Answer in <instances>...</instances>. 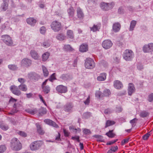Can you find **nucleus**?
Returning a JSON list of instances; mask_svg holds the SVG:
<instances>
[{
	"mask_svg": "<svg viewBox=\"0 0 153 153\" xmlns=\"http://www.w3.org/2000/svg\"><path fill=\"white\" fill-rule=\"evenodd\" d=\"M95 137L98 138L97 140L99 141L103 142L104 141L102 136L100 135H96Z\"/></svg>",
	"mask_w": 153,
	"mask_h": 153,
	"instance_id": "47",
	"label": "nucleus"
},
{
	"mask_svg": "<svg viewBox=\"0 0 153 153\" xmlns=\"http://www.w3.org/2000/svg\"><path fill=\"white\" fill-rule=\"evenodd\" d=\"M102 93H101V92L99 91H97L95 94V95L96 97H98V98H100L102 97Z\"/></svg>",
	"mask_w": 153,
	"mask_h": 153,
	"instance_id": "57",
	"label": "nucleus"
},
{
	"mask_svg": "<svg viewBox=\"0 0 153 153\" xmlns=\"http://www.w3.org/2000/svg\"><path fill=\"white\" fill-rule=\"evenodd\" d=\"M135 88L134 84L131 83H129L128 89V95L129 96H131L132 94L135 92Z\"/></svg>",
	"mask_w": 153,
	"mask_h": 153,
	"instance_id": "9",
	"label": "nucleus"
},
{
	"mask_svg": "<svg viewBox=\"0 0 153 153\" xmlns=\"http://www.w3.org/2000/svg\"><path fill=\"white\" fill-rule=\"evenodd\" d=\"M76 11L77 17L80 19H82L84 17V15L80 8H77Z\"/></svg>",
	"mask_w": 153,
	"mask_h": 153,
	"instance_id": "20",
	"label": "nucleus"
},
{
	"mask_svg": "<svg viewBox=\"0 0 153 153\" xmlns=\"http://www.w3.org/2000/svg\"><path fill=\"white\" fill-rule=\"evenodd\" d=\"M50 45V41L49 40H46L42 43V46L45 48L49 47Z\"/></svg>",
	"mask_w": 153,
	"mask_h": 153,
	"instance_id": "36",
	"label": "nucleus"
},
{
	"mask_svg": "<svg viewBox=\"0 0 153 153\" xmlns=\"http://www.w3.org/2000/svg\"><path fill=\"white\" fill-rule=\"evenodd\" d=\"M0 128L3 130L4 131L7 130L9 128V127L7 124L2 123L0 125Z\"/></svg>",
	"mask_w": 153,
	"mask_h": 153,
	"instance_id": "38",
	"label": "nucleus"
},
{
	"mask_svg": "<svg viewBox=\"0 0 153 153\" xmlns=\"http://www.w3.org/2000/svg\"><path fill=\"white\" fill-rule=\"evenodd\" d=\"M31 63L32 61L30 59L27 58H24L21 61V64L22 65L28 67L31 65Z\"/></svg>",
	"mask_w": 153,
	"mask_h": 153,
	"instance_id": "10",
	"label": "nucleus"
},
{
	"mask_svg": "<svg viewBox=\"0 0 153 153\" xmlns=\"http://www.w3.org/2000/svg\"><path fill=\"white\" fill-rule=\"evenodd\" d=\"M42 71L44 76H47L49 74V72L47 68L45 66H42Z\"/></svg>",
	"mask_w": 153,
	"mask_h": 153,
	"instance_id": "37",
	"label": "nucleus"
},
{
	"mask_svg": "<svg viewBox=\"0 0 153 153\" xmlns=\"http://www.w3.org/2000/svg\"><path fill=\"white\" fill-rule=\"evenodd\" d=\"M134 54L131 50L126 49L124 51L123 57V59L127 61L131 60L134 57Z\"/></svg>",
	"mask_w": 153,
	"mask_h": 153,
	"instance_id": "2",
	"label": "nucleus"
},
{
	"mask_svg": "<svg viewBox=\"0 0 153 153\" xmlns=\"http://www.w3.org/2000/svg\"><path fill=\"white\" fill-rule=\"evenodd\" d=\"M88 50V45L87 44H83L79 47V50L81 52H85L87 51Z\"/></svg>",
	"mask_w": 153,
	"mask_h": 153,
	"instance_id": "16",
	"label": "nucleus"
},
{
	"mask_svg": "<svg viewBox=\"0 0 153 153\" xmlns=\"http://www.w3.org/2000/svg\"><path fill=\"white\" fill-rule=\"evenodd\" d=\"M124 9L122 7H120L118 9V13L120 14H122L124 13Z\"/></svg>",
	"mask_w": 153,
	"mask_h": 153,
	"instance_id": "62",
	"label": "nucleus"
},
{
	"mask_svg": "<svg viewBox=\"0 0 153 153\" xmlns=\"http://www.w3.org/2000/svg\"><path fill=\"white\" fill-rule=\"evenodd\" d=\"M115 123V122L113 121L108 120L106 122L105 127L106 128L108 126H111L114 125Z\"/></svg>",
	"mask_w": 153,
	"mask_h": 153,
	"instance_id": "34",
	"label": "nucleus"
},
{
	"mask_svg": "<svg viewBox=\"0 0 153 153\" xmlns=\"http://www.w3.org/2000/svg\"><path fill=\"white\" fill-rule=\"evenodd\" d=\"M91 115V113L90 112H87L83 114V117L85 118H87L89 117Z\"/></svg>",
	"mask_w": 153,
	"mask_h": 153,
	"instance_id": "50",
	"label": "nucleus"
},
{
	"mask_svg": "<svg viewBox=\"0 0 153 153\" xmlns=\"http://www.w3.org/2000/svg\"><path fill=\"white\" fill-rule=\"evenodd\" d=\"M55 73H54L52 74L50 76L48 79L51 82H53L54 80L56 79L55 76Z\"/></svg>",
	"mask_w": 153,
	"mask_h": 153,
	"instance_id": "45",
	"label": "nucleus"
},
{
	"mask_svg": "<svg viewBox=\"0 0 153 153\" xmlns=\"http://www.w3.org/2000/svg\"><path fill=\"white\" fill-rule=\"evenodd\" d=\"M83 132L85 134H89L91 133L90 130L87 129H83Z\"/></svg>",
	"mask_w": 153,
	"mask_h": 153,
	"instance_id": "58",
	"label": "nucleus"
},
{
	"mask_svg": "<svg viewBox=\"0 0 153 153\" xmlns=\"http://www.w3.org/2000/svg\"><path fill=\"white\" fill-rule=\"evenodd\" d=\"M19 88L23 91H26L27 90V85L25 84H21L18 86Z\"/></svg>",
	"mask_w": 153,
	"mask_h": 153,
	"instance_id": "30",
	"label": "nucleus"
},
{
	"mask_svg": "<svg viewBox=\"0 0 153 153\" xmlns=\"http://www.w3.org/2000/svg\"><path fill=\"white\" fill-rule=\"evenodd\" d=\"M50 55V53L48 52L44 53L42 55V61H46L49 58Z\"/></svg>",
	"mask_w": 153,
	"mask_h": 153,
	"instance_id": "28",
	"label": "nucleus"
},
{
	"mask_svg": "<svg viewBox=\"0 0 153 153\" xmlns=\"http://www.w3.org/2000/svg\"><path fill=\"white\" fill-rule=\"evenodd\" d=\"M38 77V75L35 73H30L28 74V77L30 79H36Z\"/></svg>",
	"mask_w": 153,
	"mask_h": 153,
	"instance_id": "26",
	"label": "nucleus"
},
{
	"mask_svg": "<svg viewBox=\"0 0 153 153\" xmlns=\"http://www.w3.org/2000/svg\"><path fill=\"white\" fill-rule=\"evenodd\" d=\"M43 144L42 141H36L32 143L30 145V149L32 151L38 149Z\"/></svg>",
	"mask_w": 153,
	"mask_h": 153,
	"instance_id": "4",
	"label": "nucleus"
},
{
	"mask_svg": "<svg viewBox=\"0 0 153 153\" xmlns=\"http://www.w3.org/2000/svg\"><path fill=\"white\" fill-rule=\"evenodd\" d=\"M111 94L110 91L108 89H105L103 91V93H102V97H103L105 96H108Z\"/></svg>",
	"mask_w": 153,
	"mask_h": 153,
	"instance_id": "35",
	"label": "nucleus"
},
{
	"mask_svg": "<svg viewBox=\"0 0 153 153\" xmlns=\"http://www.w3.org/2000/svg\"><path fill=\"white\" fill-rule=\"evenodd\" d=\"M100 27V24H97L96 25H94L91 28V30L93 32H96L99 30Z\"/></svg>",
	"mask_w": 153,
	"mask_h": 153,
	"instance_id": "29",
	"label": "nucleus"
},
{
	"mask_svg": "<svg viewBox=\"0 0 153 153\" xmlns=\"http://www.w3.org/2000/svg\"><path fill=\"white\" fill-rule=\"evenodd\" d=\"M8 68L10 70L14 71L17 69L16 66L15 65H10L8 66Z\"/></svg>",
	"mask_w": 153,
	"mask_h": 153,
	"instance_id": "43",
	"label": "nucleus"
},
{
	"mask_svg": "<svg viewBox=\"0 0 153 153\" xmlns=\"http://www.w3.org/2000/svg\"><path fill=\"white\" fill-rule=\"evenodd\" d=\"M56 39L60 41H62L66 39V36L63 33H58L56 36Z\"/></svg>",
	"mask_w": 153,
	"mask_h": 153,
	"instance_id": "18",
	"label": "nucleus"
},
{
	"mask_svg": "<svg viewBox=\"0 0 153 153\" xmlns=\"http://www.w3.org/2000/svg\"><path fill=\"white\" fill-rule=\"evenodd\" d=\"M113 43L110 40H104L102 43V47L105 49L110 48L112 45Z\"/></svg>",
	"mask_w": 153,
	"mask_h": 153,
	"instance_id": "7",
	"label": "nucleus"
},
{
	"mask_svg": "<svg viewBox=\"0 0 153 153\" xmlns=\"http://www.w3.org/2000/svg\"><path fill=\"white\" fill-rule=\"evenodd\" d=\"M51 27L54 32H58L62 29L61 23L57 21H54L52 22L51 25Z\"/></svg>",
	"mask_w": 153,
	"mask_h": 153,
	"instance_id": "3",
	"label": "nucleus"
},
{
	"mask_svg": "<svg viewBox=\"0 0 153 153\" xmlns=\"http://www.w3.org/2000/svg\"><path fill=\"white\" fill-rule=\"evenodd\" d=\"M43 91L45 94H48L50 91V87L48 85H46L45 86H42Z\"/></svg>",
	"mask_w": 153,
	"mask_h": 153,
	"instance_id": "27",
	"label": "nucleus"
},
{
	"mask_svg": "<svg viewBox=\"0 0 153 153\" xmlns=\"http://www.w3.org/2000/svg\"><path fill=\"white\" fill-rule=\"evenodd\" d=\"M10 90L14 94L17 96L20 95L22 93L17 87L15 85L11 86L10 87Z\"/></svg>",
	"mask_w": 153,
	"mask_h": 153,
	"instance_id": "8",
	"label": "nucleus"
},
{
	"mask_svg": "<svg viewBox=\"0 0 153 153\" xmlns=\"http://www.w3.org/2000/svg\"><path fill=\"white\" fill-rule=\"evenodd\" d=\"M150 135L149 133H147L143 136V138L144 140H147Z\"/></svg>",
	"mask_w": 153,
	"mask_h": 153,
	"instance_id": "56",
	"label": "nucleus"
},
{
	"mask_svg": "<svg viewBox=\"0 0 153 153\" xmlns=\"http://www.w3.org/2000/svg\"><path fill=\"white\" fill-rule=\"evenodd\" d=\"M56 91L60 93H65L67 91V88L66 86L62 85H60L56 88Z\"/></svg>",
	"mask_w": 153,
	"mask_h": 153,
	"instance_id": "11",
	"label": "nucleus"
},
{
	"mask_svg": "<svg viewBox=\"0 0 153 153\" xmlns=\"http://www.w3.org/2000/svg\"><path fill=\"white\" fill-rule=\"evenodd\" d=\"M120 27L121 25L119 23H115L113 25L112 28L113 31L115 33L117 32L120 30Z\"/></svg>",
	"mask_w": 153,
	"mask_h": 153,
	"instance_id": "13",
	"label": "nucleus"
},
{
	"mask_svg": "<svg viewBox=\"0 0 153 153\" xmlns=\"http://www.w3.org/2000/svg\"><path fill=\"white\" fill-rule=\"evenodd\" d=\"M60 78L64 80H67L69 79L70 77L69 75L64 74L61 76Z\"/></svg>",
	"mask_w": 153,
	"mask_h": 153,
	"instance_id": "32",
	"label": "nucleus"
},
{
	"mask_svg": "<svg viewBox=\"0 0 153 153\" xmlns=\"http://www.w3.org/2000/svg\"><path fill=\"white\" fill-rule=\"evenodd\" d=\"M79 138V136H76L74 137H72L71 139L73 140H76L78 142H79L80 141Z\"/></svg>",
	"mask_w": 153,
	"mask_h": 153,
	"instance_id": "64",
	"label": "nucleus"
},
{
	"mask_svg": "<svg viewBox=\"0 0 153 153\" xmlns=\"http://www.w3.org/2000/svg\"><path fill=\"white\" fill-rule=\"evenodd\" d=\"M6 148L4 145H1L0 146V153H3L6 150Z\"/></svg>",
	"mask_w": 153,
	"mask_h": 153,
	"instance_id": "46",
	"label": "nucleus"
},
{
	"mask_svg": "<svg viewBox=\"0 0 153 153\" xmlns=\"http://www.w3.org/2000/svg\"><path fill=\"white\" fill-rule=\"evenodd\" d=\"M148 100L149 102H152L153 101V93H151L149 95Z\"/></svg>",
	"mask_w": 153,
	"mask_h": 153,
	"instance_id": "51",
	"label": "nucleus"
},
{
	"mask_svg": "<svg viewBox=\"0 0 153 153\" xmlns=\"http://www.w3.org/2000/svg\"><path fill=\"white\" fill-rule=\"evenodd\" d=\"M47 110L45 108H42L39 109V115L42 116L45 114L46 113Z\"/></svg>",
	"mask_w": 153,
	"mask_h": 153,
	"instance_id": "41",
	"label": "nucleus"
},
{
	"mask_svg": "<svg viewBox=\"0 0 153 153\" xmlns=\"http://www.w3.org/2000/svg\"><path fill=\"white\" fill-rule=\"evenodd\" d=\"M40 32L42 34H45L46 32L45 27L44 26L41 27L40 29Z\"/></svg>",
	"mask_w": 153,
	"mask_h": 153,
	"instance_id": "53",
	"label": "nucleus"
},
{
	"mask_svg": "<svg viewBox=\"0 0 153 153\" xmlns=\"http://www.w3.org/2000/svg\"><path fill=\"white\" fill-rule=\"evenodd\" d=\"M27 112L31 114H34L37 113V111L36 109H28L27 110Z\"/></svg>",
	"mask_w": 153,
	"mask_h": 153,
	"instance_id": "39",
	"label": "nucleus"
},
{
	"mask_svg": "<svg viewBox=\"0 0 153 153\" xmlns=\"http://www.w3.org/2000/svg\"><path fill=\"white\" fill-rule=\"evenodd\" d=\"M44 122L46 124H48L50 126H51L55 128H58V127L57 125L54 122L50 119H47L44 120Z\"/></svg>",
	"mask_w": 153,
	"mask_h": 153,
	"instance_id": "15",
	"label": "nucleus"
},
{
	"mask_svg": "<svg viewBox=\"0 0 153 153\" xmlns=\"http://www.w3.org/2000/svg\"><path fill=\"white\" fill-rule=\"evenodd\" d=\"M108 7L109 8V10L112 9L114 5V2H112L110 3H108Z\"/></svg>",
	"mask_w": 153,
	"mask_h": 153,
	"instance_id": "52",
	"label": "nucleus"
},
{
	"mask_svg": "<svg viewBox=\"0 0 153 153\" xmlns=\"http://www.w3.org/2000/svg\"><path fill=\"white\" fill-rule=\"evenodd\" d=\"M113 130H110L108 132H107L106 134L109 137H114L115 134L113 133Z\"/></svg>",
	"mask_w": 153,
	"mask_h": 153,
	"instance_id": "42",
	"label": "nucleus"
},
{
	"mask_svg": "<svg viewBox=\"0 0 153 153\" xmlns=\"http://www.w3.org/2000/svg\"><path fill=\"white\" fill-rule=\"evenodd\" d=\"M2 40L5 44L7 45L11 46L13 44V42L11 37L8 35L2 36Z\"/></svg>",
	"mask_w": 153,
	"mask_h": 153,
	"instance_id": "6",
	"label": "nucleus"
},
{
	"mask_svg": "<svg viewBox=\"0 0 153 153\" xmlns=\"http://www.w3.org/2000/svg\"><path fill=\"white\" fill-rule=\"evenodd\" d=\"M114 87L117 89H120L123 87L121 82L117 80H115L114 82Z\"/></svg>",
	"mask_w": 153,
	"mask_h": 153,
	"instance_id": "17",
	"label": "nucleus"
},
{
	"mask_svg": "<svg viewBox=\"0 0 153 153\" xmlns=\"http://www.w3.org/2000/svg\"><path fill=\"white\" fill-rule=\"evenodd\" d=\"M18 80L22 84H23V83H24L26 81L25 79L23 78H19L18 79Z\"/></svg>",
	"mask_w": 153,
	"mask_h": 153,
	"instance_id": "60",
	"label": "nucleus"
},
{
	"mask_svg": "<svg viewBox=\"0 0 153 153\" xmlns=\"http://www.w3.org/2000/svg\"><path fill=\"white\" fill-rule=\"evenodd\" d=\"M118 149V147L117 146H113L111 147V149L109 150H111L112 152H115Z\"/></svg>",
	"mask_w": 153,
	"mask_h": 153,
	"instance_id": "61",
	"label": "nucleus"
},
{
	"mask_svg": "<svg viewBox=\"0 0 153 153\" xmlns=\"http://www.w3.org/2000/svg\"><path fill=\"white\" fill-rule=\"evenodd\" d=\"M129 138H128L125 139L123 140L122 142V144L123 145L127 143H128L129 140Z\"/></svg>",
	"mask_w": 153,
	"mask_h": 153,
	"instance_id": "59",
	"label": "nucleus"
},
{
	"mask_svg": "<svg viewBox=\"0 0 153 153\" xmlns=\"http://www.w3.org/2000/svg\"><path fill=\"white\" fill-rule=\"evenodd\" d=\"M100 7L103 10L107 11L109 10L108 4L107 3L102 2L100 4Z\"/></svg>",
	"mask_w": 153,
	"mask_h": 153,
	"instance_id": "25",
	"label": "nucleus"
},
{
	"mask_svg": "<svg viewBox=\"0 0 153 153\" xmlns=\"http://www.w3.org/2000/svg\"><path fill=\"white\" fill-rule=\"evenodd\" d=\"M68 13L70 18H72L74 14V10L72 7H70L68 10Z\"/></svg>",
	"mask_w": 153,
	"mask_h": 153,
	"instance_id": "22",
	"label": "nucleus"
},
{
	"mask_svg": "<svg viewBox=\"0 0 153 153\" xmlns=\"http://www.w3.org/2000/svg\"><path fill=\"white\" fill-rule=\"evenodd\" d=\"M66 36L68 39H74V35L73 31L70 30H67L66 32Z\"/></svg>",
	"mask_w": 153,
	"mask_h": 153,
	"instance_id": "19",
	"label": "nucleus"
},
{
	"mask_svg": "<svg viewBox=\"0 0 153 153\" xmlns=\"http://www.w3.org/2000/svg\"><path fill=\"white\" fill-rule=\"evenodd\" d=\"M148 113L146 111H143L141 112L140 114V117H147L148 115Z\"/></svg>",
	"mask_w": 153,
	"mask_h": 153,
	"instance_id": "49",
	"label": "nucleus"
},
{
	"mask_svg": "<svg viewBox=\"0 0 153 153\" xmlns=\"http://www.w3.org/2000/svg\"><path fill=\"white\" fill-rule=\"evenodd\" d=\"M17 134L23 137H26L27 136V134L24 131H20L17 132Z\"/></svg>",
	"mask_w": 153,
	"mask_h": 153,
	"instance_id": "48",
	"label": "nucleus"
},
{
	"mask_svg": "<svg viewBox=\"0 0 153 153\" xmlns=\"http://www.w3.org/2000/svg\"><path fill=\"white\" fill-rule=\"evenodd\" d=\"M30 53L32 57L35 59H38L39 58V55L34 50H31Z\"/></svg>",
	"mask_w": 153,
	"mask_h": 153,
	"instance_id": "21",
	"label": "nucleus"
},
{
	"mask_svg": "<svg viewBox=\"0 0 153 153\" xmlns=\"http://www.w3.org/2000/svg\"><path fill=\"white\" fill-rule=\"evenodd\" d=\"M3 2L2 4L1 8L4 11H5L8 7V3L9 1L8 0H3Z\"/></svg>",
	"mask_w": 153,
	"mask_h": 153,
	"instance_id": "23",
	"label": "nucleus"
},
{
	"mask_svg": "<svg viewBox=\"0 0 153 153\" xmlns=\"http://www.w3.org/2000/svg\"><path fill=\"white\" fill-rule=\"evenodd\" d=\"M149 47V50L150 52L153 51V43H151L147 45Z\"/></svg>",
	"mask_w": 153,
	"mask_h": 153,
	"instance_id": "55",
	"label": "nucleus"
},
{
	"mask_svg": "<svg viewBox=\"0 0 153 153\" xmlns=\"http://www.w3.org/2000/svg\"><path fill=\"white\" fill-rule=\"evenodd\" d=\"M74 106L72 103H67L64 106V110L67 112H71Z\"/></svg>",
	"mask_w": 153,
	"mask_h": 153,
	"instance_id": "12",
	"label": "nucleus"
},
{
	"mask_svg": "<svg viewBox=\"0 0 153 153\" xmlns=\"http://www.w3.org/2000/svg\"><path fill=\"white\" fill-rule=\"evenodd\" d=\"M106 79V74L105 73H102L97 77V79L98 81H104Z\"/></svg>",
	"mask_w": 153,
	"mask_h": 153,
	"instance_id": "24",
	"label": "nucleus"
},
{
	"mask_svg": "<svg viewBox=\"0 0 153 153\" xmlns=\"http://www.w3.org/2000/svg\"><path fill=\"white\" fill-rule=\"evenodd\" d=\"M90 97L89 96L86 100L85 101H84V103L85 105H88L89 104L90 102Z\"/></svg>",
	"mask_w": 153,
	"mask_h": 153,
	"instance_id": "63",
	"label": "nucleus"
},
{
	"mask_svg": "<svg viewBox=\"0 0 153 153\" xmlns=\"http://www.w3.org/2000/svg\"><path fill=\"white\" fill-rule=\"evenodd\" d=\"M85 67L87 69H91L95 66V63L94 60L91 58H88L85 60Z\"/></svg>",
	"mask_w": 153,
	"mask_h": 153,
	"instance_id": "5",
	"label": "nucleus"
},
{
	"mask_svg": "<svg viewBox=\"0 0 153 153\" xmlns=\"http://www.w3.org/2000/svg\"><path fill=\"white\" fill-rule=\"evenodd\" d=\"M36 126L38 132L40 134H43L44 133V132L42 130L40 126L37 124H36Z\"/></svg>",
	"mask_w": 153,
	"mask_h": 153,
	"instance_id": "33",
	"label": "nucleus"
},
{
	"mask_svg": "<svg viewBox=\"0 0 153 153\" xmlns=\"http://www.w3.org/2000/svg\"><path fill=\"white\" fill-rule=\"evenodd\" d=\"M11 144V147L13 150L18 151L22 148V144L16 138H13L12 140Z\"/></svg>",
	"mask_w": 153,
	"mask_h": 153,
	"instance_id": "1",
	"label": "nucleus"
},
{
	"mask_svg": "<svg viewBox=\"0 0 153 153\" xmlns=\"http://www.w3.org/2000/svg\"><path fill=\"white\" fill-rule=\"evenodd\" d=\"M137 23L136 21L135 20H132L131 22L129 30L132 31L134 30Z\"/></svg>",
	"mask_w": 153,
	"mask_h": 153,
	"instance_id": "31",
	"label": "nucleus"
},
{
	"mask_svg": "<svg viewBox=\"0 0 153 153\" xmlns=\"http://www.w3.org/2000/svg\"><path fill=\"white\" fill-rule=\"evenodd\" d=\"M149 47L147 45H145L143 47V51L145 53H148L150 52L149 50Z\"/></svg>",
	"mask_w": 153,
	"mask_h": 153,
	"instance_id": "44",
	"label": "nucleus"
},
{
	"mask_svg": "<svg viewBox=\"0 0 153 153\" xmlns=\"http://www.w3.org/2000/svg\"><path fill=\"white\" fill-rule=\"evenodd\" d=\"M64 49L67 51H72L73 49L69 45H65L63 47Z\"/></svg>",
	"mask_w": 153,
	"mask_h": 153,
	"instance_id": "40",
	"label": "nucleus"
},
{
	"mask_svg": "<svg viewBox=\"0 0 153 153\" xmlns=\"http://www.w3.org/2000/svg\"><path fill=\"white\" fill-rule=\"evenodd\" d=\"M27 23L31 26H34L36 24L37 21L33 18H29L26 19Z\"/></svg>",
	"mask_w": 153,
	"mask_h": 153,
	"instance_id": "14",
	"label": "nucleus"
},
{
	"mask_svg": "<svg viewBox=\"0 0 153 153\" xmlns=\"http://www.w3.org/2000/svg\"><path fill=\"white\" fill-rule=\"evenodd\" d=\"M112 110L110 108L105 109L104 111V113L106 114H109L112 112Z\"/></svg>",
	"mask_w": 153,
	"mask_h": 153,
	"instance_id": "54",
	"label": "nucleus"
}]
</instances>
